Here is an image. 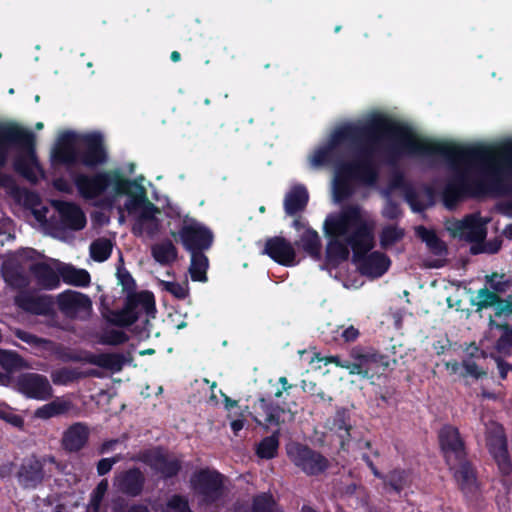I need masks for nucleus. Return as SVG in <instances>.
I'll return each mask as SVG.
<instances>
[{"label":"nucleus","mask_w":512,"mask_h":512,"mask_svg":"<svg viewBox=\"0 0 512 512\" xmlns=\"http://www.w3.org/2000/svg\"><path fill=\"white\" fill-rule=\"evenodd\" d=\"M280 430L273 431L270 436L264 437L255 448V454L260 459L270 460L277 456L279 449Z\"/></svg>","instance_id":"40"},{"label":"nucleus","mask_w":512,"mask_h":512,"mask_svg":"<svg viewBox=\"0 0 512 512\" xmlns=\"http://www.w3.org/2000/svg\"><path fill=\"white\" fill-rule=\"evenodd\" d=\"M360 133L361 130L350 126H344V124L335 128L330 134L327 143L316 149L314 154L311 156V165L313 167H322L336 164L337 166L341 161H338L336 149L345 145L346 140H356Z\"/></svg>","instance_id":"11"},{"label":"nucleus","mask_w":512,"mask_h":512,"mask_svg":"<svg viewBox=\"0 0 512 512\" xmlns=\"http://www.w3.org/2000/svg\"><path fill=\"white\" fill-rule=\"evenodd\" d=\"M0 366L7 372H14L24 366V360L17 352L0 349Z\"/></svg>","instance_id":"47"},{"label":"nucleus","mask_w":512,"mask_h":512,"mask_svg":"<svg viewBox=\"0 0 512 512\" xmlns=\"http://www.w3.org/2000/svg\"><path fill=\"white\" fill-rule=\"evenodd\" d=\"M403 212L400 204L392 199H388L382 210V216L388 220H397L402 216Z\"/></svg>","instance_id":"59"},{"label":"nucleus","mask_w":512,"mask_h":512,"mask_svg":"<svg viewBox=\"0 0 512 512\" xmlns=\"http://www.w3.org/2000/svg\"><path fill=\"white\" fill-rule=\"evenodd\" d=\"M462 366L465 369V375L472 376L475 379L482 378L486 375V372L483 371L473 360H464Z\"/></svg>","instance_id":"63"},{"label":"nucleus","mask_w":512,"mask_h":512,"mask_svg":"<svg viewBox=\"0 0 512 512\" xmlns=\"http://www.w3.org/2000/svg\"><path fill=\"white\" fill-rule=\"evenodd\" d=\"M112 512H149V509L144 504H132L127 509L121 506H114Z\"/></svg>","instance_id":"64"},{"label":"nucleus","mask_w":512,"mask_h":512,"mask_svg":"<svg viewBox=\"0 0 512 512\" xmlns=\"http://www.w3.org/2000/svg\"><path fill=\"white\" fill-rule=\"evenodd\" d=\"M156 311L154 294L149 290H143L138 295L126 296L122 309L108 310L103 316L114 326L129 327L137 322L142 312L147 317L154 318Z\"/></svg>","instance_id":"9"},{"label":"nucleus","mask_w":512,"mask_h":512,"mask_svg":"<svg viewBox=\"0 0 512 512\" xmlns=\"http://www.w3.org/2000/svg\"><path fill=\"white\" fill-rule=\"evenodd\" d=\"M439 446L444 461L453 473L459 489L465 494L473 492L477 480L476 470L468 459L466 445L459 429L444 425L438 434Z\"/></svg>","instance_id":"4"},{"label":"nucleus","mask_w":512,"mask_h":512,"mask_svg":"<svg viewBox=\"0 0 512 512\" xmlns=\"http://www.w3.org/2000/svg\"><path fill=\"white\" fill-rule=\"evenodd\" d=\"M453 144V142H449ZM462 148H484L487 152L482 159L450 161L442 156L454 169L442 191V201L446 208L453 209L467 198H476L490 191L501 194L512 193V140L498 148V158L484 145L462 146Z\"/></svg>","instance_id":"2"},{"label":"nucleus","mask_w":512,"mask_h":512,"mask_svg":"<svg viewBox=\"0 0 512 512\" xmlns=\"http://www.w3.org/2000/svg\"><path fill=\"white\" fill-rule=\"evenodd\" d=\"M501 247V243L497 240L494 241H488L485 244H481L479 246H472L471 247V253L472 254H479L482 252L495 254L499 251Z\"/></svg>","instance_id":"62"},{"label":"nucleus","mask_w":512,"mask_h":512,"mask_svg":"<svg viewBox=\"0 0 512 512\" xmlns=\"http://www.w3.org/2000/svg\"><path fill=\"white\" fill-rule=\"evenodd\" d=\"M416 235L426 244L428 250L435 256H445L448 252L446 243L436 232L424 226L416 228Z\"/></svg>","instance_id":"35"},{"label":"nucleus","mask_w":512,"mask_h":512,"mask_svg":"<svg viewBox=\"0 0 512 512\" xmlns=\"http://www.w3.org/2000/svg\"><path fill=\"white\" fill-rule=\"evenodd\" d=\"M205 251L189 252L191 254V262L189 273L192 281L206 282L207 270L209 267V259L204 254Z\"/></svg>","instance_id":"39"},{"label":"nucleus","mask_w":512,"mask_h":512,"mask_svg":"<svg viewBox=\"0 0 512 512\" xmlns=\"http://www.w3.org/2000/svg\"><path fill=\"white\" fill-rule=\"evenodd\" d=\"M120 460L118 456L110 457V458H102L97 462L96 470L99 476H104L108 474L113 466Z\"/></svg>","instance_id":"61"},{"label":"nucleus","mask_w":512,"mask_h":512,"mask_svg":"<svg viewBox=\"0 0 512 512\" xmlns=\"http://www.w3.org/2000/svg\"><path fill=\"white\" fill-rule=\"evenodd\" d=\"M142 461L164 481L177 477L182 470L181 460L170 456L160 447L143 453Z\"/></svg>","instance_id":"16"},{"label":"nucleus","mask_w":512,"mask_h":512,"mask_svg":"<svg viewBox=\"0 0 512 512\" xmlns=\"http://www.w3.org/2000/svg\"><path fill=\"white\" fill-rule=\"evenodd\" d=\"M316 358L318 361L323 362L325 365L335 364L337 367L347 369L349 374L354 375V370L352 369L353 364H355V359H342L338 355H330L321 357L319 353L316 354Z\"/></svg>","instance_id":"55"},{"label":"nucleus","mask_w":512,"mask_h":512,"mask_svg":"<svg viewBox=\"0 0 512 512\" xmlns=\"http://www.w3.org/2000/svg\"><path fill=\"white\" fill-rule=\"evenodd\" d=\"M476 298L477 301H472V305L476 306V311L494 307L500 301V296L487 288L479 289Z\"/></svg>","instance_id":"48"},{"label":"nucleus","mask_w":512,"mask_h":512,"mask_svg":"<svg viewBox=\"0 0 512 512\" xmlns=\"http://www.w3.org/2000/svg\"><path fill=\"white\" fill-rule=\"evenodd\" d=\"M73 182L78 193L88 200L102 196L110 187L114 195L127 193L129 186L133 184L119 168L93 174L79 173L73 178Z\"/></svg>","instance_id":"7"},{"label":"nucleus","mask_w":512,"mask_h":512,"mask_svg":"<svg viewBox=\"0 0 512 512\" xmlns=\"http://www.w3.org/2000/svg\"><path fill=\"white\" fill-rule=\"evenodd\" d=\"M489 451L496 461L501 474L509 475L512 472V462L506 437L502 435L494 438L489 444Z\"/></svg>","instance_id":"31"},{"label":"nucleus","mask_w":512,"mask_h":512,"mask_svg":"<svg viewBox=\"0 0 512 512\" xmlns=\"http://www.w3.org/2000/svg\"><path fill=\"white\" fill-rule=\"evenodd\" d=\"M361 130L356 140H346L352 158L338 163L334 178V195L338 201L348 199L353 194V181L372 186L379 178V166L375 160L380 145L384 146L387 163L394 164L405 155H439L450 161L463 159H482L484 148H462L450 143H442L419 137L406 123L384 114H375L365 123H345Z\"/></svg>","instance_id":"1"},{"label":"nucleus","mask_w":512,"mask_h":512,"mask_svg":"<svg viewBox=\"0 0 512 512\" xmlns=\"http://www.w3.org/2000/svg\"><path fill=\"white\" fill-rule=\"evenodd\" d=\"M50 376L55 385L67 386L87 376H98V373L93 370L87 374L80 371L78 368L61 367L53 370Z\"/></svg>","instance_id":"36"},{"label":"nucleus","mask_w":512,"mask_h":512,"mask_svg":"<svg viewBox=\"0 0 512 512\" xmlns=\"http://www.w3.org/2000/svg\"><path fill=\"white\" fill-rule=\"evenodd\" d=\"M12 147H17L26 154L15 159L14 170L30 182H36L33 166L37 165L38 161L34 133L14 122H0V168L7 164Z\"/></svg>","instance_id":"5"},{"label":"nucleus","mask_w":512,"mask_h":512,"mask_svg":"<svg viewBox=\"0 0 512 512\" xmlns=\"http://www.w3.org/2000/svg\"><path fill=\"white\" fill-rule=\"evenodd\" d=\"M389 187L393 190H401L405 200L414 212H422L426 206L418 200V193L411 183L407 182L402 172H395L390 181Z\"/></svg>","instance_id":"28"},{"label":"nucleus","mask_w":512,"mask_h":512,"mask_svg":"<svg viewBox=\"0 0 512 512\" xmlns=\"http://www.w3.org/2000/svg\"><path fill=\"white\" fill-rule=\"evenodd\" d=\"M89 436V427L85 423L76 422L64 431L61 440L62 447L70 453L79 452L87 445Z\"/></svg>","instance_id":"25"},{"label":"nucleus","mask_w":512,"mask_h":512,"mask_svg":"<svg viewBox=\"0 0 512 512\" xmlns=\"http://www.w3.org/2000/svg\"><path fill=\"white\" fill-rule=\"evenodd\" d=\"M0 419L20 430L24 428L23 417L15 414L9 406L0 407Z\"/></svg>","instance_id":"57"},{"label":"nucleus","mask_w":512,"mask_h":512,"mask_svg":"<svg viewBox=\"0 0 512 512\" xmlns=\"http://www.w3.org/2000/svg\"><path fill=\"white\" fill-rule=\"evenodd\" d=\"M108 487H109L108 480L102 479L97 484V486L93 489V491L91 492L90 500H89V507L94 512H99L103 498L108 491Z\"/></svg>","instance_id":"51"},{"label":"nucleus","mask_w":512,"mask_h":512,"mask_svg":"<svg viewBox=\"0 0 512 512\" xmlns=\"http://www.w3.org/2000/svg\"><path fill=\"white\" fill-rule=\"evenodd\" d=\"M330 429L334 431L341 439V444L344 445L351 439V419L346 409H339L336 411Z\"/></svg>","instance_id":"38"},{"label":"nucleus","mask_w":512,"mask_h":512,"mask_svg":"<svg viewBox=\"0 0 512 512\" xmlns=\"http://www.w3.org/2000/svg\"><path fill=\"white\" fill-rule=\"evenodd\" d=\"M256 414L264 417L266 424L280 426L285 420L282 416L288 411L286 408L275 403L273 400L260 397L254 404Z\"/></svg>","instance_id":"27"},{"label":"nucleus","mask_w":512,"mask_h":512,"mask_svg":"<svg viewBox=\"0 0 512 512\" xmlns=\"http://www.w3.org/2000/svg\"><path fill=\"white\" fill-rule=\"evenodd\" d=\"M53 206L58 212L60 222L64 228L79 231L86 226L85 213L76 203L57 200L53 202Z\"/></svg>","instance_id":"24"},{"label":"nucleus","mask_w":512,"mask_h":512,"mask_svg":"<svg viewBox=\"0 0 512 512\" xmlns=\"http://www.w3.org/2000/svg\"><path fill=\"white\" fill-rule=\"evenodd\" d=\"M162 512H194L189 506L188 499L180 494L172 495L167 503L166 509Z\"/></svg>","instance_id":"52"},{"label":"nucleus","mask_w":512,"mask_h":512,"mask_svg":"<svg viewBox=\"0 0 512 512\" xmlns=\"http://www.w3.org/2000/svg\"><path fill=\"white\" fill-rule=\"evenodd\" d=\"M405 236L404 229L395 226L387 225L380 233V245L382 248L387 249L397 242L401 241Z\"/></svg>","instance_id":"46"},{"label":"nucleus","mask_w":512,"mask_h":512,"mask_svg":"<svg viewBox=\"0 0 512 512\" xmlns=\"http://www.w3.org/2000/svg\"><path fill=\"white\" fill-rule=\"evenodd\" d=\"M77 138V134L72 131H66L60 135L52 151L54 163L67 166L78 164V149L75 145Z\"/></svg>","instance_id":"22"},{"label":"nucleus","mask_w":512,"mask_h":512,"mask_svg":"<svg viewBox=\"0 0 512 512\" xmlns=\"http://www.w3.org/2000/svg\"><path fill=\"white\" fill-rule=\"evenodd\" d=\"M1 275L10 287L23 288L28 285L27 277L15 262L5 261L1 266Z\"/></svg>","instance_id":"37"},{"label":"nucleus","mask_w":512,"mask_h":512,"mask_svg":"<svg viewBox=\"0 0 512 512\" xmlns=\"http://www.w3.org/2000/svg\"><path fill=\"white\" fill-rule=\"evenodd\" d=\"M375 222L367 219L365 225L358 227L348 239L347 243L353 251V262L361 275L379 278L384 275L391 264L390 258L379 251L368 254L375 246Z\"/></svg>","instance_id":"6"},{"label":"nucleus","mask_w":512,"mask_h":512,"mask_svg":"<svg viewBox=\"0 0 512 512\" xmlns=\"http://www.w3.org/2000/svg\"><path fill=\"white\" fill-rule=\"evenodd\" d=\"M127 193L115 194L114 196L127 195L128 199L125 202V209L132 213L141 208V212L132 226V233L135 236H142L146 233L149 237H153L159 232L160 222L156 217L159 208L150 202L146 195L145 188L136 180H132Z\"/></svg>","instance_id":"8"},{"label":"nucleus","mask_w":512,"mask_h":512,"mask_svg":"<svg viewBox=\"0 0 512 512\" xmlns=\"http://www.w3.org/2000/svg\"><path fill=\"white\" fill-rule=\"evenodd\" d=\"M289 454L293 463L308 476H318L329 467L328 459L307 445L297 444Z\"/></svg>","instance_id":"17"},{"label":"nucleus","mask_w":512,"mask_h":512,"mask_svg":"<svg viewBox=\"0 0 512 512\" xmlns=\"http://www.w3.org/2000/svg\"><path fill=\"white\" fill-rule=\"evenodd\" d=\"M367 219L359 205L345 206L339 213L327 216L324 222V232L329 238L325 250L327 267L337 268L348 260L350 245L347 239L357 231L358 227L365 225Z\"/></svg>","instance_id":"3"},{"label":"nucleus","mask_w":512,"mask_h":512,"mask_svg":"<svg viewBox=\"0 0 512 512\" xmlns=\"http://www.w3.org/2000/svg\"><path fill=\"white\" fill-rule=\"evenodd\" d=\"M455 233L461 238L471 243H480L486 237V229L481 220L476 215H467L462 221L458 222Z\"/></svg>","instance_id":"26"},{"label":"nucleus","mask_w":512,"mask_h":512,"mask_svg":"<svg viewBox=\"0 0 512 512\" xmlns=\"http://www.w3.org/2000/svg\"><path fill=\"white\" fill-rule=\"evenodd\" d=\"M263 254L269 256L274 262L291 267L296 265V251L292 243L282 236H273L265 241Z\"/></svg>","instance_id":"21"},{"label":"nucleus","mask_w":512,"mask_h":512,"mask_svg":"<svg viewBox=\"0 0 512 512\" xmlns=\"http://www.w3.org/2000/svg\"><path fill=\"white\" fill-rule=\"evenodd\" d=\"M409 472L405 469L396 468L384 475L383 480L394 492L401 493L408 484Z\"/></svg>","instance_id":"44"},{"label":"nucleus","mask_w":512,"mask_h":512,"mask_svg":"<svg viewBox=\"0 0 512 512\" xmlns=\"http://www.w3.org/2000/svg\"><path fill=\"white\" fill-rule=\"evenodd\" d=\"M116 276L118 284L121 285L123 292L126 293V296L140 294V292L136 291L137 285L135 279L125 267L119 266L117 268Z\"/></svg>","instance_id":"49"},{"label":"nucleus","mask_w":512,"mask_h":512,"mask_svg":"<svg viewBox=\"0 0 512 512\" xmlns=\"http://www.w3.org/2000/svg\"><path fill=\"white\" fill-rule=\"evenodd\" d=\"M355 359L352 369L354 375L362 378L373 379L375 376L383 375L389 367V357L379 353L366 352L353 349L350 354Z\"/></svg>","instance_id":"15"},{"label":"nucleus","mask_w":512,"mask_h":512,"mask_svg":"<svg viewBox=\"0 0 512 512\" xmlns=\"http://www.w3.org/2000/svg\"><path fill=\"white\" fill-rule=\"evenodd\" d=\"M128 339L129 337L124 331L110 329L101 335L99 342L103 345L116 346L124 344Z\"/></svg>","instance_id":"53"},{"label":"nucleus","mask_w":512,"mask_h":512,"mask_svg":"<svg viewBox=\"0 0 512 512\" xmlns=\"http://www.w3.org/2000/svg\"><path fill=\"white\" fill-rule=\"evenodd\" d=\"M17 389L27 398L48 400L52 397L53 389L46 376L38 373H23L16 382Z\"/></svg>","instance_id":"20"},{"label":"nucleus","mask_w":512,"mask_h":512,"mask_svg":"<svg viewBox=\"0 0 512 512\" xmlns=\"http://www.w3.org/2000/svg\"><path fill=\"white\" fill-rule=\"evenodd\" d=\"M146 478L138 467L121 471L116 477L114 485L122 494L129 497L140 496L144 490Z\"/></svg>","instance_id":"23"},{"label":"nucleus","mask_w":512,"mask_h":512,"mask_svg":"<svg viewBox=\"0 0 512 512\" xmlns=\"http://www.w3.org/2000/svg\"><path fill=\"white\" fill-rule=\"evenodd\" d=\"M251 512H283L269 492L257 494L252 499Z\"/></svg>","instance_id":"43"},{"label":"nucleus","mask_w":512,"mask_h":512,"mask_svg":"<svg viewBox=\"0 0 512 512\" xmlns=\"http://www.w3.org/2000/svg\"><path fill=\"white\" fill-rule=\"evenodd\" d=\"M14 302L19 309L31 315L45 317L55 315V302L51 295H37L25 290L15 296Z\"/></svg>","instance_id":"19"},{"label":"nucleus","mask_w":512,"mask_h":512,"mask_svg":"<svg viewBox=\"0 0 512 512\" xmlns=\"http://www.w3.org/2000/svg\"><path fill=\"white\" fill-rule=\"evenodd\" d=\"M68 408L69 405L67 402L53 401L38 408L36 411V416L43 419H49L51 417L66 413Z\"/></svg>","instance_id":"50"},{"label":"nucleus","mask_w":512,"mask_h":512,"mask_svg":"<svg viewBox=\"0 0 512 512\" xmlns=\"http://www.w3.org/2000/svg\"><path fill=\"white\" fill-rule=\"evenodd\" d=\"M494 310H495V317H505V318H508L510 316H512V300H511V297L507 298V299H503L500 297V301L499 303L495 304L494 305Z\"/></svg>","instance_id":"60"},{"label":"nucleus","mask_w":512,"mask_h":512,"mask_svg":"<svg viewBox=\"0 0 512 512\" xmlns=\"http://www.w3.org/2000/svg\"><path fill=\"white\" fill-rule=\"evenodd\" d=\"M78 163L87 168H97L107 163L108 152L100 132H91L79 137Z\"/></svg>","instance_id":"13"},{"label":"nucleus","mask_w":512,"mask_h":512,"mask_svg":"<svg viewBox=\"0 0 512 512\" xmlns=\"http://www.w3.org/2000/svg\"><path fill=\"white\" fill-rule=\"evenodd\" d=\"M55 463L54 456L38 457L35 454L25 457L18 468L16 478L23 489H36L45 479L46 462Z\"/></svg>","instance_id":"14"},{"label":"nucleus","mask_w":512,"mask_h":512,"mask_svg":"<svg viewBox=\"0 0 512 512\" xmlns=\"http://www.w3.org/2000/svg\"><path fill=\"white\" fill-rule=\"evenodd\" d=\"M489 326L502 331L497 339L495 347L500 353H509L512 350V325L508 323H498L492 316L489 317Z\"/></svg>","instance_id":"42"},{"label":"nucleus","mask_w":512,"mask_h":512,"mask_svg":"<svg viewBox=\"0 0 512 512\" xmlns=\"http://www.w3.org/2000/svg\"><path fill=\"white\" fill-rule=\"evenodd\" d=\"M296 245L300 247L313 260H321L322 244L316 230L307 228L300 236L299 241L296 242Z\"/></svg>","instance_id":"33"},{"label":"nucleus","mask_w":512,"mask_h":512,"mask_svg":"<svg viewBox=\"0 0 512 512\" xmlns=\"http://www.w3.org/2000/svg\"><path fill=\"white\" fill-rule=\"evenodd\" d=\"M190 485L200 506H212L224 495V476L215 469L206 467L195 471L191 475Z\"/></svg>","instance_id":"10"},{"label":"nucleus","mask_w":512,"mask_h":512,"mask_svg":"<svg viewBox=\"0 0 512 512\" xmlns=\"http://www.w3.org/2000/svg\"><path fill=\"white\" fill-rule=\"evenodd\" d=\"M14 335L19 340L34 347H44L45 345L52 343L48 339L38 337L37 335L22 329H16Z\"/></svg>","instance_id":"56"},{"label":"nucleus","mask_w":512,"mask_h":512,"mask_svg":"<svg viewBox=\"0 0 512 512\" xmlns=\"http://www.w3.org/2000/svg\"><path fill=\"white\" fill-rule=\"evenodd\" d=\"M126 361L127 359L122 353H88L85 356V362L113 373L120 372Z\"/></svg>","instance_id":"29"},{"label":"nucleus","mask_w":512,"mask_h":512,"mask_svg":"<svg viewBox=\"0 0 512 512\" xmlns=\"http://www.w3.org/2000/svg\"><path fill=\"white\" fill-rule=\"evenodd\" d=\"M164 289L179 300H184L189 295L188 284H181L174 281H164Z\"/></svg>","instance_id":"58"},{"label":"nucleus","mask_w":512,"mask_h":512,"mask_svg":"<svg viewBox=\"0 0 512 512\" xmlns=\"http://www.w3.org/2000/svg\"><path fill=\"white\" fill-rule=\"evenodd\" d=\"M152 256L156 262L165 266L170 265L177 259L178 251L174 244L167 240L152 247Z\"/></svg>","instance_id":"41"},{"label":"nucleus","mask_w":512,"mask_h":512,"mask_svg":"<svg viewBox=\"0 0 512 512\" xmlns=\"http://www.w3.org/2000/svg\"><path fill=\"white\" fill-rule=\"evenodd\" d=\"M60 278L64 283L76 287H87L90 285L91 277L87 270L78 269L70 264H63L58 268Z\"/></svg>","instance_id":"34"},{"label":"nucleus","mask_w":512,"mask_h":512,"mask_svg":"<svg viewBox=\"0 0 512 512\" xmlns=\"http://www.w3.org/2000/svg\"><path fill=\"white\" fill-rule=\"evenodd\" d=\"M113 244L107 238H98L90 245V256L96 262L106 261L112 253Z\"/></svg>","instance_id":"45"},{"label":"nucleus","mask_w":512,"mask_h":512,"mask_svg":"<svg viewBox=\"0 0 512 512\" xmlns=\"http://www.w3.org/2000/svg\"><path fill=\"white\" fill-rule=\"evenodd\" d=\"M59 310L70 319L85 320L92 311V301L86 294L66 290L57 296Z\"/></svg>","instance_id":"18"},{"label":"nucleus","mask_w":512,"mask_h":512,"mask_svg":"<svg viewBox=\"0 0 512 512\" xmlns=\"http://www.w3.org/2000/svg\"><path fill=\"white\" fill-rule=\"evenodd\" d=\"M309 194L305 186H294L284 198V210L287 215L295 216L305 210Z\"/></svg>","instance_id":"32"},{"label":"nucleus","mask_w":512,"mask_h":512,"mask_svg":"<svg viewBox=\"0 0 512 512\" xmlns=\"http://www.w3.org/2000/svg\"><path fill=\"white\" fill-rule=\"evenodd\" d=\"M53 353H54L56 359H58L64 363L85 361V357H82L80 355V353H78L77 351H75L69 347H65L61 344H58L55 347V349L53 350Z\"/></svg>","instance_id":"54"},{"label":"nucleus","mask_w":512,"mask_h":512,"mask_svg":"<svg viewBox=\"0 0 512 512\" xmlns=\"http://www.w3.org/2000/svg\"><path fill=\"white\" fill-rule=\"evenodd\" d=\"M31 274L35 277L38 285L45 290H53L60 285L59 271L55 272L53 268L45 262H37L29 268Z\"/></svg>","instance_id":"30"},{"label":"nucleus","mask_w":512,"mask_h":512,"mask_svg":"<svg viewBox=\"0 0 512 512\" xmlns=\"http://www.w3.org/2000/svg\"><path fill=\"white\" fill-rule=\"evenodd\" d=\"M178 236L183 248L188 252L207 251L214 242L212 230L188 215L183 219Z\"/></svg>","instance_id":"12"}]
</instances>
